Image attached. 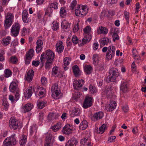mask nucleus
<instances>
[{"label": "nucleus", "mask_w": 146, "mask_h": 146, "mask_svg": "<svg viewBox=\"0 0 146 146\" xmlns=\"http://www.w3.org/2000/svg\"><path fill=\"white\" fill-rule=\"evenodd\" d=\"M52 61H47L46 60V62L45 65V67L46 69H49L51 67H52Z\"/></svg>", "instance_id": "obj_41"}, {"label": "nucleus", "mask_w": 146, "mask_h": 146, "mask_svg": "<svg viewBox=\"0 0 146 146\" xmlns=\"http://www.w3.org/2000/svg\"><path fill=\"white\" fill-rule=\"evenodd\" d=\"M53 26H52V29L54 31H56L59 28L58 23L56 22H53Z\"/></svg>", "instance_id": "obj_46"}, {"label": "nucleus", "mask_w": 146, "mask_h": 146, "mask_svg": "<svg viewBox=\"0 0 146 146\" xmlns=\"http://www.w3.org/2000/svg\"><path fill=\"white\" fill-rule=\"evenodd\" d=\"M81 7L82 9H86L88 8L87 6L86 5H77V9H80Z\"/></svg>", "instance_id": "obj_62"}, {"label": "nucleus", "mask_w": 146, "mask_h": 146, "mask_svg": "<svg viewBox=\"0 0 146 146\" xmlns=\"http://www.w3.org/2000/svg\"><path fill=\"white\" fill-rule=\"evenodd\" d=\"M59 72L58 67H54L52 70V74L53 76H55Z\"/></svg>", "instance_id": "obj_43"}, {"label": "nucleus", "mask_w": 146, "mask_h": 146, "mask_svg": "<svg viewBox=\"0 0 146 146\" xmlns=\"http://www.w3.org/2000/svg\"><path fill=\"white\" fill-rule=\"evenodd\" d=\"M107 128V125L106 124H103L100 127L99 130H97V133H98L102 134Z\"/></svg>", "instance_id": "obj_28"}, {"label": "nucleus", "mask_w": 146, "mask_h": 146, "mask_svg": "<svg viewBox=\"0 0 146 146\" xmlns=\"http://www.w3.org/2000/svg\"><path fill=\"white\" fill-rule=\"evenodd\" d=\"M37 103L38 108L39 109H41L45 106L47 102L45 101H41L40 100H38L37 101Z\"/></svg>", "instance_id": "obj_31"}, {"label": "nucleus", "mask_w": 146, "mask_h": 146, "mask_svg": "<svg viewBox=\"0 0 146 146\" xmlns=\"http://www.w3.org/2000/svg\"><path fill=\"white\" fill-rule=\"evenodd\" d=\"M34 55V50L32 49H30L26 53L25 61L26 64H29Z\"/></svg>", "instance_id": "obj_4"}, {"label": "nucleus", "mask_w": 146, "mask_h": 146, "mask_svg": "<svg viewBox=\"0 0 146 146\" xmlns=\"http://www.w3.org/2000/svg\"><path fill=\"white\" fill-rule=\"evenodd\" d=\"M125 18L127 21V23L128 24L129 23V12L126 11H125L124 13Z\"/></svg>", "instance_id": "obj_56"}, {"label": "nucleus", "mask_w": 146, "mask_h": 146, "mask_svg": "<svg viewBox=\"0 0 146 146\" xmlns=\"http://www.w3.org/2000/svg\"><path fill=\"white\" fill-rule=\"evenodd\" d=\"M11 40V38L9 36H7V37L3 39L2 40L3 44L5 46L9 44Z\"/></svg>", "instance_id": "obj_37"}, {"label": "nucleus", "mask_w": 146, "mask_h": 146, "mask_svg": "<svg viewBox=\"0 0 146 146\" xmlns=\"http://www.w3.org/2000/svg\"><path fill=\"white\" fill-rule=\"evenodd\" d=\"M21 123L18 120L14 118H11L9 121V125L10 127L14 130L21 127Z\"/></svg>", "instance_id": "obj_2"}, {"label": "nucleus", "mask_w": 146, "mask_h": 146, "mask_svg": "<svg viewBox=\"0 0 146 146\" xmlns=\"http://www.w3.org/2000/svg\"><path fill=\"white\" fill-rule=\"evenodd\" d=\"M92 105V98L91 97H86L84 100L83 107L84 109L90 108Z\"/></svg>", "instance_id": "obj_6"}, {"label": "nucleus", "mask_w": 146, "mask_h": 146, "mask_svg": "<svg viewBox=\"0 0 146 146\" xmlns=\"http://www.w3.org/2000/svg\"><path fill=\"white\" fill-rule=\"evenodd\" d=\"M78 143L77 140L74 138H72L66 143L65 146H76Z\"/></svg>", "instance_id": "obj_18"}, {"label": "nucleus", "mask_w": 146, "mask_h": 146, "mask_svg": "<svg viewBox=\"0 0 146 146\" xmlns=\"http://www.w3.org/2000/svg\"><path fill=\"white\" fill-rule=\"evenodd\" d=\"M100 46H101L102 44L103 45L107 44L109 42V39L107 37H104L101 39L100 40Z\"/></svg>", "instance_id": "obj_36"}, {"label": "nucleus", "mask_w": 146, "mask_h": 146, "mask_svg": "<svg viewBox=\"0 0 146 146\" xmlns=\"http://www.w3.org/2000/svg\"><path fill=\"white\" fill-rule=\"evenodd\" d=\"M45 92V91L44 89V88H42V91H39L38 94L36 95V96L37 97H39L40 98H41L44 96Z\"/></svg>", "instance_id": "obj_42"}, {"label": "nucleus", "mask_w": 146, "mask_h": 146, "mask_svg": "<svg viewBox=\"0 0 146 146\" xmlns=\"http://www.w3.org/2000/svg\"><path fill=\"white\" fill-rule=\"evenodd\" d=\"M90 92L91 94H95L97 92V90L96 87L91 84L90 85L89 87Z\"/></svg>", "instance_id": "obj_38"}, {"label": "nucleus", "mask_w": 146, "mask_h": 146, "mask_svg": "<svg viewBox=\"0 0 146 146\" xmlns=\"http://www.w3.org/2000/svg\"><path fill=\"white\" fill-rule=\"evenodd\" d=\"M3 143L4 146H10L11 145V143H10L9 139L7 137L5 139Z\"/></svg>", "instance_id": "obj_48"}, {"label": "nucleus", "mask_w": 146, "mask_h": 146, "mask_svg": "<svg viewBox=\"0 0 146 146\" xmlns=\"http://www.w3.org/2000/svg\"><path fill=\"white\" fill-rule=\"evenodd\" d=\"M101 34L104 33L105 34H107L108 32V30L105 27L101 26L100 28Z\"/></svg>", "instance_id": "obj_50"}, {"label": "nucleus", "mask_w": 146, "mask_h": 146, "mask_svg": "<svg viewBox=\"0 0 146 146\" xmlns=\"http://www.w3.org/2000/svg\"><path fill=\"white\" fill-rule=\"evenodd\" d=\"M34 73V72L33 70L31 69L29 70L27 75L25 76V80L29 82H31L33 80Z\"/></svg>", "instance_id": "obj_10"}, {"label": "nucleus", "mask_w": 146, "mask_h": 146, "mask_svg": "<svg viewBox=\"0 0 146 146\" xmlns=\"http://www.w3.org/2000/svg\"><path fill=\"white\" fill-rule=\"evenodd\" d=\"M52 95L57 97L60 94V90L58 88V85L57 83L54 84L51 87Z\"/></svg>", "instance_id": "obj_7"}, {"label": "nucleus", "mask_w": 146, "mask_h": 146, "mask_svg": "<svg viewBox=\"0 0 146 146\" xmlns=\"http://www.w3.org/2000/svg\"><path fill=\"white\" fill-rule=\"evenodd\" d=\"M28 15V13L27 10H24L22 14V19L24 23H27L30 22V19L27 16Z\"/></svg>", "instance_id": "obj_19"}, {"label": "nucleus", "mask_w": 146, "mask_h": 146, "mask_svg": "<svg viewBox=\"0 0 146 146\" xmlns=\"http://www.w3.org/2000/svg\"><path fill=\"white\" fill-rule=\"evenodd\" d=\"M104 114L103 112L99 111L94 113L91 117L92 120L94 121H97L101 119L104 116Z\"/></svg>", "instance_id": "obj_9"}, {"label": "nucleus", "mask_w": 146, "mask_h": 146, "mask_svg": "<svg viewBox=\"0 0 146 146\" xmlns=\"http://www.w3.org/2000/svg\"><path fill=\"white\" fill-rule=\"evenodd\" d=\"M72 39L70 37H68L66 41L67 46H70L71 45L72 42Z\"/></svg>", "instance_id": "obj_64"}, {"label": "nucleus", "mask_w": 146, "mask_h": 146, "mask_svg": "<svg viewBox=\"0 0 146 146\" xmlns=\"http://www.w3.org/2000/svg\"><path fill=\"white\" fill-rule=\"evenodd\" d=\"M3 105L4 107V109L6 110H7L9 107V104L8 102L6 100H3Z\"/></svg>", "instance_id": "obj_49"}, {"label": "nucleus", "mask_w": 146, "mask_h": 146, "mask_svg": "<svg viewBox=\"0 0 146 146\" xmlns=\"http://www.w3.org/2000/svg\"><path fill=\"white\" fill-rule=\"evenodd\" d=\"M98 55L97 54H96L93 55V62L94 64H95L98 60Z\"/></svg>", "instance_id": "obj_58"}, {"label": "nucleus", "mask_w": 146, "mask_h": 146, "mask_svg": "<svg viewBox=\"0 0 146 146\" xmlns=\"http://www.w3.org/2000/svg\"><path fill=\"white\" fill-rule=\"evenodd\" d=\"M128 87L127 82H122L120 86L121 91L123 93L127 92L128 91Z\"/></svg>", "instance_id": "obj_15"}, {"label": "nucleus", "mask_w": 146, "mask_h": 146, "mask_svg": "<svg viewBox=\"0 0 146 146\" xmlns=\"http://www.w3.org/2000/svg\"><path fill=\"white\" fill-rule=\"evenodd\" d=\"M33 108V106L30 103H28L25 105L23 107V110L24 113L30 111Z\"/></svg>", "instance_id": "obj_26"}, {"label": "nucleus", "mask_w": 146, "mask_h": 146, "mask_svg": "<svg viewBox=\"0 0 146 146\" xmlns=\"http://www.w3.org/2000/svg\"><path fill=\"white\" fill-rule=\"evenodd\" d=\"M37 131V128L35 126H32L30 129V133L31 135H32L34 132L36 133Z\"/></svg>", "instance_id": "obj_47"}, {"label": "nucleus", "mask_w": 146, "mask_h": 146, "mask_svg": "<svg viewBox=\"0 0 146 146\" xmlns=\"http://www.w3.org/2000/svg\"><path fill=\"white\" fill-rule=\"evenodd\" d=\"M72 42L74 44H77L78 42V39L77 37L76 36H73L72 38Z\"/></svg>", "instance_id": "obj_54"}, {"label": "nucleus", "mask_w": 146, "mask_h": 146, "mask_svg": "<svg viewBox=\"0 0 146 146\" xmlns=\"http://www.w3.org/2000/svg\"><path fill=\"white\" fill-rule=\"evenodd\" d=\"M88 126V123L87 121L86 120H83L79 126V128L80 129L84 130L86 129Z\"/></svg>", "instance_id": "obj_25"}, {"label": "nucleus", "mask_w": 146, "mask_h": 146, "mask_svg": "<svg viewBox=\"0 0 146 146\" xmlns=\"http://www.w3.org/2000/svg\"><path fill=\"white\" fill-rule=\"evenodd\" d=\"M112 37L113 38V40L114 42H115L116 40H118L119 39L118 35L115 31L113 32V35Z\"/></svg>", "instance_id": "obj_45"}, {"label": "nucleus", "mask_w": 146, "mask_h": 146, "mask_svg": "<svg viewBox=\"0 0 146 146\" xmlns=\"http://www.w3.org/2000/svg\"><path fill=\"white\" fill-rule=\"evenodd\" d=\"M14 16L11 13H8L5 15L4 25L5 29L9 28L12 25L13 22Z\"/></svg>", "instance_id": "obj_1"}, {"label": "nucleus", "mask_w": 146, "mask_h": 146, "mask_svg": "<svg viewBox=\"0 0 146 146\" xmlns=\"http://www.w3.org/2000/svg\"><path fill=\"white\" fill-rule=\"evenodd\" d=\"M52 135L48 133L46 134V139L45 141V146H52V143L51 141Z\"/></svg>", "instance_id": "obj_14"}, {"label": "nucleus", "mask_w": 146, "mask_h": 146, "mask_svg": "<svg viewBox=\"0 0 146 146\" xmlns=\"http://www.w3.org/2000/svg\"><path fill=\"white\" fill-rule=\"evenodd\" d=\"M4 76L5 78H8L11 76L12 74L11 71L8 69H5L4 71Z\"/></svg>", "instance_id": "obj_40"}, {"label": "nucleus", "mask_w": 146, "mask_h": 146, "mask_svg": "<svg viewBox=\"0 0 146 146\" xmlns=\"http://www.w3.org/2000/svg\"><path fill=\"white\" fill-rule=\"evenodd\" d=\"M62 42L60 41L56 44V50L59 54L62 52L64 50V46L62 45Z\"/></svg>", "instance_id": "obj_16"}, {"label": "nucleus", "mask_w": 146, "mask_h": 146, "mask_svg": "<svg viewBox=\"0 0 146 146\" xmlns=\"http://www.w3.org/2000/svg\"><path fill=\"white\" fill-rule=\"evenodd\" d=\"M79 27V25L78 23H77L76 25H75L74 26L73 29V32L74 33H76L77 32Z\"/></svg>", "instance_id": "obj_61"}, {"label": "nucleus", "mask_w": 146, "mask_h": 146, "mask_svg": "<svg viewBox=\"0 0 146 146\" xmlns=\"http://www.w3.org/2000/svg\"><path fill=\"white\" fill-rule=\"evenodd\" d=\"M48 8L50 9L53 8L54 9H58V3L56 2L53 3H50L48 6Z\"/></svg>", "instance_id": "obj_39"}, {"label": "nucleus", "mask_w": 146, "mask_h": 146, "mask_svg": "<svg viewBox=\"0 0 146 146\" xmlns=\"http://www.w3.org/2000/svg\"><path fill=\"white\" fill-rule=\"evenodd\" d=\"M116 138V137L114 136H111L109 137L108 139V141L109 142H114L115 141V139Z\"/></svg>", "instance_id": "obj_59"}, {"label": "nucleus", "mask_w": 146, "mask_h": 146, "mask_svg": "<svg viewBox=\"0 0 146 146\" xmlns=\"http://www.w3.org/2000/svg\"><path fill=\"white\" fill-rule=\"evenodd\" d=\"M59 125H55L52 127V130L54 132H56L58 131L60 128V126H59Z\"/></svg>", "instance_id": "obj_57"}, {"label": "nucleus", "mask_w": 146, "mask_h": 146, "mask_svg": "<svg viewBox=\"0 0 146 146\" xmlns=\"http://www.w3.org/2000/svg\"><path fill=\"white\" fill-rule=\"evenodd\" d=\"M70 61V59L69 58L66 57L64 60L63 65L64 66H68L69 64Z\"/></svg>", "instance_id": "obj_44"}, {"label": "nucleus", "mask_w": 146, "mask_h": 146, "mask_svg": "<svg viewBox=\"0 0 146 146\" xmlns=\"http://www.w3.org/2000/svg\"><path fill=\"white\" fill-rule=\"evenodd\" d=\"M116 105V103L114 101L110 102L109 107H108L107 110L109 111H111L115 108Z\"/></svg>", "instance_id": "obj_29"}, {"label": "nucleus", "mask_w": 146, "mask_h": 146, "mask_svg": "<svg viewBox=\"0 0 146 146\" xmlns=\"http://www.w3.org/2000/svg\"><path fill=\"white\" fill-rule=\"evenodd\" d=\"M72 132V129L69 124L66 125L63 129L62 132L64 134L68 135L71 134Z\"/></svg>", "instance_id": "obj_12"}, {"label": "nucleus", "mask_w": 146, "mask_h": 146, "mask_svg": "<svg viewBox=\"0 0 146 146\" xmlns=\"http://www.w3.org/2000/svg\"><path fill=\"white\" fill-rule=\"evenodd\" d=\"M84 81L83 80H78L74 81L73 83L74 88L78 89V88L81 87L84 84Z\"/></svg>", "instance_id": "obj_17"}, {"label": "nucleus", "mask_w": 146, "mask_h": 146, "mask_svg": "<svg viewBox=\"0 0 146 146\" xmlns=\"http://www.w3.org/2000/svg\"><path fill=\"white\" fill-rule=\"evenodd\" d=\"M80 111L79 108H75L71 112L70 114V116L72 117L75 116H79L80 114Z\"/></svg>", "instance_id": "obj_23"}, {"label": "nucleus", "mask_w": 146, "mask_h": 146, "mask_svg": "<svg viewBox=\"0 0 146 146\" xmlns=\"http://www.w3.org/2000/svg\"><path fill=\"white\" fill-rule=\"evenodd\" d=\"M47 61H52L54 57V53L50 50H48L45 54Z\"/></svg>", "instance_id": "obj_13"}, {"label": "nucleus", "mask_w": 146, "mask_h": 146, "mask_svg": "<svg viewBox=\"0 0 146 146\" xmlns=\"http://www.w3.org/2000/svg\"><path fill=\"white\" fill-rule=\"evenodd\" d=\"M108 51L107 52L106 58L108 59H111L115 55V48L114 46L112 45L109 46Z\"/></svg>", "instance_id": "obj_5"}, {"label": "nucleus", "mask_w": 146, "mask_h": 146, "mask_svg": "<svg viewBox=\"0 0 146 146\" xmlns=\"http://www.w3.org/2000/svg\"><path fill=\"white\" fill-rule=\"evenodd\" d=\"M110 74H112L115 76H118L119 75L118 70L116 68H112L110 70Z\"/></svg>", "instance_id": "obj_35"}, {"label": "nucleus", "mask_w": 146, "mask_h": 146, "mask_svg": "<svg viewBox=\"0 0 146 146\" xmlns=\"http://www.w3.org/2000/svg\"><path fill=\"white\" fill-rule=\"evenodd\" d=\"M83 31H84L85 34H90L91 31V27L90 26H87L84 29Z\"/></svg>", "instance_id": "obj_51"}, {"label": "nucleus", "mask_w": 146, "mask_h": 146, "mask_svg": "<svg viewBox=\"0 0 146 146\" xmlns=\"http://www.w3.org/2000/svg\"><path fill=\"white\" fill-rule=\"evenodd\" d=\"M76 4L77 1L76 0H73L71 4V8L72 9H74Z\"/></svg>", "instance_id": "obj_63"}, {"label": "nucleus", "mask_w": 146, "mask_h": 146, "mask_svg": "<svg viewBox=\"0 0 146 146\" xmlns=\"http://www.w3.org/2000/svg\"><path fill=\"white\" fill-rule=\"evenodd\" d=\"M19 90H17L16 93L15 94V96L14 98V100L15 101L18 100L20 96Z\"/></svg>", "instance_id": "obj_53"}, {"label": "nucleus", "mask_w": 146, "mask_h": 146, "mask_svg": "<svg viewBox=\"0 0 146 146\" xmlns=\"http://www.w3.org/2000/svg\"><path fill=\"white\" fill-rule=\"evenodd\" d=\"M92 67L90 65H86L84 68V71L86 73L89 74H91L92 71Z\"/></svg>", "instance_id": "obj_30"}, {"label": "nucleus", "mask_w": 146, "mask_h": 146, "mask_svg": "<svg viewBox=\"0 0 146 146\" xmlns=\"http://www.w3.org/2000/svg\"><path fill=\"white\" fill-rule=\"evenodd\" d=\"M18 82L16 81L12 82L11 84L9 86V90L11 92L14 93L15 91H17V90H19L17 88Z\"/></svg>", "instance_id": "obj_11"}, {"label": "nucleus", "mask_w": 146, "mask_h": 146, "mask_svg": "<svg viewBox=\"0 0 146 146\" xmlns=\"http://www.w3.org/2000/svg\"><path fill=\"white\" fill-rule=\"evenodd\" d=\"M15 135L14 134L11 135V137H8L10 143H11V146L14 145L16 144L17 141L15 137Z\"/></svg>", "instance_id": "obj_27"}, {"label": "nucleus", "mask_w": 146, "mask_h": 146, "mask_svg": "<svg viewBox=\"0 0 146 146\" xmlns=\"http://www.w3.org/2000/svg\"><path fill=\"white\" fill-rule=\"evenodd\" d=\"M66 12L65 10H60V16L62 17H64L66 15Z\"/></svg>", "instance_id": "obj_55"}, {"label": "nucleus", "mask_w": 146, "mask_h": 146, "mask_svg": "<svg viewBox=\"0 0 146 146\" xmlns=\"http://www.w3.org/2000/svg\"><path fill=\"white\" fill-rule=\"evenodd\" d=\"M88 10H75V14L78 16L85 15L88 12Z\"/></svg>", "instance_id": "obj_21"}, {"label": "nucleus", "mask_w": 146, "mask_h": 146, "mask_svg": "<svg viewBox=\"0 0 146 146\" xmlns=\"http://www.w3.org/2000/svg\"><path fill=\"white\" fill-rule=\"evenodd\" d=\"M32 94V89L31 87L25 93L24 96L26 98H29L31 97Z\"/></svg>", "instance_id": "obj_33"}, {"label": "nucleus", "mask_w": 146, "mask_h": 146, "mask_svg": "<svg viewBox=\"0 0 146 146\" xmlns=\"http://www.w3.org/2000/svg\"><path fill=\"white\" fill-rule=\"evenodd\" d=\"M80 143L85 146H92L93 144L92 143L90 137L88 136L83 139H81Z\"/></svg>", "instance_id": "obj_8"}, {"label": "nucleus", "mask_w": 146, "mask_h": 146, "mask_svg": "<svg viewBox=\"0 0 146 146\" xmlns=\"http://www.w3.org/2000/svg\"><path fill=\"white\" fill-rule=\"evenodd\" d=\"M72 69L74 75L75 77H79L80 75V71L78 66L76 65H74L72 66Z\"/></svg>", "instance_id": "obj_22"}, {"label": "nucleus", "mask_w": 146, "mask_h": 146, "mask_svg": "<svg viewBox=\"0 0 146 146\" xmlns=\"http://www.w3.org/2000/svg\"><path fill=\"white\" fill-rule=\"evenodd\" d=\"M135 49H133V56L134 58L137 60H141V58L139 55H137L135 54V52H134V51Z\"/></svg>", "instance_id": "obj_52"}, {"label": "nucleus", "mask_w": 146, "mask_h": 146, "mask_svg": "<svg viewBox=\"0 0 146 146\" xmlns=\"http://www.w3.org/2000/svg\"><path fill=\"white\" fill-rule=\"evenodd\" d=\"M61 26L63 29H66L70 27V24L66 21L64 20L62 22Z\"/></svg>", "instance_id": "obj_34"}, {"label": "nucleus", "mask_w": 146, "mask_h": 146, "mask_svg": "<svg viewBox=\"0 0 146 146\" xmlns=\"http://www.w3.org/2000/svg\"><path fill=\"white\" fill-rule=\"evenodd\" d=\"M20 25L17 22L14 23L12 27L11 33L14 36H17L19 33Z\"/></svg>", "instance_id": "obj_3"}, {"label": "nucleus", "mask_w": 146, "mask_h": 146, "mask_svg": "<svg viewBox=\"0 0 146 146\" xmlns=\"http://www.w3.org/2000/svg\"><path fill=\"white\" fill-rule=\"evenodd\" d=\"M112 15V13L108 10H104L102 12L100 18H102L104 17H109Z\"/></svg>", "instance_id": "obj_24"}, {"label": "nucleus", "mask_w": 146, "mask_h": 146, "mask_svg": "<svg viewBox=\"0 0 146 146\" xmlns=\"http://www.w3.org/2000/svg\"><path fill=\"white\" fill-rule=\"evenodd\" d=\"M118 76H115L112 74H110L106 78V81L109 82H114L115 80Z\"/></svg>", "instance_id": "obj_32"}, {"label": "nucleus", "mask_w": 146, "mask_h": 146, "mask_svg": "<svg viewBox=\"0 0 146 146\" xmlns=\"http://www.w3.org/2000/svg\"><path fill=\"white\" fill-rule=\"evenodd\" d=\"M36 52L38 53L40 52L42 48L43 44L42 41L41 40H38L36 42Z\"/></svg>", "instance_id": "obj_20"}, {"label": "nucleus", "mask_w": 146, "mask_h": 146, "mask_svg": "<svg viewBox=\"0 0 146 146\" xmlns=\"http://www.w3.org/2000/svg\"><path fill=\"white\" fill-rule=\"evenodd\" d=\"M10 60L13 64H15L17 61V59L15 56H12L10 58Z\"/></svg>", "instance_id": "obj_60"}]
</instances>
